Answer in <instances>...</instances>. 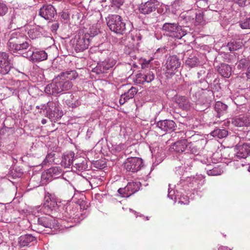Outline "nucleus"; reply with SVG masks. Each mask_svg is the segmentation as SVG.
I'll list each match as a JSON object with an SVG mask.
<instances>
[{"label":"nucleus","mask_w":250,"mask_h":250,"mask_svg":"<svg viewBox=\"0 0 250 250\" xmlns=\"http://www.w3.org/2000/svg\"><path fill=\"white\" fill-rule=\"evenodd\" d=\"M233 1L240 6L243 7L246 5L247 0H233Z\"/></svg>","instance_id":"41"},{"label":"nucleus","mask_w":250,"mask_h":250,"mask_svg":"<svg viewBox=\"0 0 250 250\" xmlns=\"http://www.w3.org/2000/svg\"><path fill=\"white\" fill-rule=\"evenodd\" d=\"M188 146L187 140H182L175 143L170 147V151H175L177 153H182L185 151Z\"/></svg>","instance_id":"15"},{"label":"nucleus","mask_w":250,"mask_h":250,"mask_svg":"<svg viewBox=\"0 0 250 250\" xmlns=\"http://www.w3.org/2000/svg\"><path fill=\"white\" fill-rule=\"evenodd\" d=\"M215 110L218 113L221 114L226 111L228 106L221 102H217L215 104Z\"/></svg>","instance_id":"27"},{"label":"nucleus","mask_w":250,"mask_h":250,"mask_svg":"<svg viewBox=\"0 0 250 250\" xmlns=\"http://www.w3.org/2000/svg\"><path fill=\"white\" fill-rule=\"evenodd\" d=\"M38 222L39 225L45 228H50L51 227V221L48 217H41L39 218Z\"/></svg>","instance_id":"28"},{"label":"nucleus","mask_w":250,"mask_h":250,"mask_svg":"<svg viewBox=\"0 0 250 250\" xmlns=\"http://www.w3.org/2000/svg\"><path fill=\"white\" fill-rule=\"evenodd\" d=\"M60 74L62 77H64L66 80L70 81L76 79L78 76L77 72L75 70L66 71Z\"/></svg>","instance_id":"21"},{"label":"nucleus","mask_w":250,"mask_h":250,"mask_svg":"<svg viewBox=\"0 0 250 250\" xmlns=\"http://www.w3.org/2000/svg\"><path fill=\"white\" fill-rule=\"evenodd\" d=\"M57 205V202L55 201H51L50 197H48L45 201L44 206L51 208Z\"/></svg>","instance_id":"32"},{"label":"nucleus","mask_w":250,"mask_h":250,"mask_svg":"<svg viewBox=\"0 0 250 250\" xmlns=\"http://www.w3.org/2000/svg\"><path fill=\"white\" fill-rule=\"evenodd\" d=\"M153 60V59H149L147 60L146 59H144L142 62V67L143 68H145L147 67L148 65L149 64L150 62Z\"/></svg>","instance_id":"42"},{"label":"nucleus","mask_w":250,"mask_h":250,"mask_svg":"<svg viewBox=\"0 0 250 250\" xmlns=\"http://www.w3.org/2000/svg\"><path fill=\"white\" fill-rule=\"evenodd\" d=\"M176 103L179 107L183 110L188 109V101L186 97L184 96L179 97L176 100Z\"/></svg>","instance_id":"25"},{"label":"nucleus","mask_w":250,"mask_h":250,"mask_svg":"<svg viewBox=\"0 0 250 250\" xmlns=\"http://www.w3.org/2000/svg\"><path fill=\"white\" fill-rule=\"evenodd\" d=\"M8 11V8L6 5L0 2V16L4 15Z\"/></svg>","instance_id":"35"},{"label":"nucleus","mask_w":250,"mask_h":250,"mask_svg":"<svg viewBox=\"0 0 250 250\" xmlns=\"http://www.w3.org/2000/svg\"><path fill=\"white\" fill-rule=\"evenodd\" d=\"M61 169L57 167H51L46 171V177L45 178L49 179L50 177L56 178L61 174Z\"/></svg>","instance_id":"20"},{"label":"nucleus","mask_w":250,"mask_h":250,"mask_svg":"<svg viewBox=\"0 0 250 250\" xmlns=\"http://www.w3.org/2000/svg\"><path fill=\"white\" fill-rule=\"evenodd\" d=\"M143 165L142 159L138 157H131L127 158L125 163V169L132 172L139 170Z\"/></svg>","instance_id":"6"},{"label":"nucleus","mask_w":250,"mask_h":250,"mask_svg":"<svg viewBox=\"0 0 250 250\" xmlns=\"http://www.w3.org/2000/svg\"><path fill=\"white\" fill-rule=\"evenodd\" d=\"M192 12V11H190V13H189V14H191V12Z\"/></svg>","instance_id":"52"},{"label":"nucleus","mask_w":250,"mask_h":250,"mask_svg":"<svg viewBox=\"0 0 250 250\" xmlns=\"http://www.w3.org/2000/svg\"><path fill=\"white\" fill-rule=\"evenodd\" d=\"M179 203H181V204H183V203H184V202H182V201H179Z\"/></svg>","instance_id":"49"},{"label":"nucleus","mask_w":250,"mask_h":250,"mask_svg":"<svg viewBox=\"0 0 250 250\" xmlns=\"http://www.w3.org/2000/svg\"><path fill=\"white\" fill-rule=\"evenodd\" d=\"M157 126L165 132H172L175 130L176 124L173 121L166 120L157 123Z\"/></svg>","instance_id":"12"},{"label":"nucleus","mask_w":250,"mask_h":250,"mask_svg":"<svg viewBox=\"0 0 250 250\" xmlns=\"http://www.w3.org/2000/svg\"><path fill=\"white\" fill-rule=\"evenodd\" d=\"M218 71L225 78H229L231 74V67L227 64H221L218 68Z\"/></svg>","instance_id":"19"},{"label":"nucleus","mask_w":250,"mask_h":250,"mask_svg":"<svg viewBox=\"0 0 250 250\" xmlns=\"http://www.w3.org/2000/svg\"><path fill=\"white\" fill-rule=\"evenodd\" d=\"M59 27V23L57 22V21H55L54 23H53L51 27H50V29L51 30V31L52 32H56L58 28Z\"/></svg>","instance_id":"39"},{"label":"nucleus","mask_w":250,"mask_h":250,"mask_svg":"<svg viewBox=\"0 0 250 250\" xmlns=\"http://www.w3.org/2000/svg\"><path fill=\"white\" fill-rule=\"evenodd\" d=\"M73 86L72 82L66 80L61 74L57 76L52 83L48 84L45 87L44 91L50 95L58 94L62 91L70 90Z\"/></svg>","instance_id":"2"},{"label":"nucleus","mask_w":250,"mask_h":250,"mask_svg":"<svg viewBox=\"0 0 250 250\" xmlns=\"http://www.w3.org/2000/svg\"><path fill=\"white\" fill-rule=\"evenodd\" d=\"M102 162L101 161H97L95 163V167L99 169H102L105 167V164L104 163L101 164Z\"/></svg>","instance_id":"40"},{"label":"nucleus","mask_w":250,"mask_h":250,"mask_svg":"<svg viewBox=\"0 0 250 250\" xmlns=\"http://www.w3.org/2000/svg\"><path fill=\"white\" fill-rule=\"evenodd\" d=\"M161 51L162 53H165L166 52L165 48H159L157 50V52H159Z\"/></svg>","instance_id":"45"},{"label":"nucleus","mask_w":250,"mask_h":250,"mask_svg":"<svg viewBox=\"0 0 250 250\" xmlns=\"http://www.w3.org/2000/svg\"><path fill=\"white\" fill-rule=\"evenodd\" d=\"M8 55L5 52H0V73L2 75L7 74L12 67Z\"/></svg>","instance_id":"7"},{"label":"nucleus","mask_w":250,"mask_h":250,"mask_svg":"<svg viewBox=\"0 0 250 250\" xmlns=\"http://www.w3.org/2000/svg\"><path fill=\"white\" fill-rule=\"evenodd\" d=\"M188 147L190 148V151L191 153L196 154L199 152V148L197 147L196 145H194V144L191 143H188Z\"/></svg>","instance_id":"34"},{"label":"nucleus","mask_w":250,"mask_h":250,"mask_svg":"<svg viewBox=\"0 0 250 250\" xmlns=\"http://www.w3.org/2000/svg\"><path fill=\"white\" fill-rule=\"evenodd\" d=\"M118 192L119 194H120L122 197H128L131 195L132 194H128V193H130V190L129 188H128L127 186H126L124 188H120L118 189Z\"/></svg>","instance_id":"30"},{"label":"nucleus","mask_w":250,"mask_h":250,"mask_svg":"<svg viewBox=\"0 0 250 250\" xmlns=\"http://www.w3.org/2000/svg\"><path fill=\"white\" fill-rule=\"evenodd\" d=\"M107 25L111 31L117 34H123L126 30L125 23L122 17L118 15L109 16Z\"/></svg>","instance_id":"3"},{"label":"nucleus","mask_w":250,"mask_h":250,"mask_svg":"<svg viewBox=\"0 0 250 250\" xmlns=\"http://www.w3.org/2000/svg\"><path fill=\"white\" fill-rule=\"evenodd\" d=\"M54 156V154L53 153H49V154H48L47 155V156H46V158L44 160V162L45 163H46V162H51V161H53V157Z\"/></svg>","instance_id":"43"},{"label":"nucleus","mask_w":250,"mask_h":250,"mask_svg":"<svg viewBox=\"0 0 250 250\" xmlns=\"http://www.w3.org/2000/svg\"><path fill=\"white\" fill-rule=\"evenodd\" d=\"M232 124L238 127L247 126L250 124V121L247 116H237L232 119Z\"/></svg>","instance_id":"16"},{"label":"nucleus","mask_w":250,"mask_h":250,"mask_svg":"<svg viewBox=\"0 0 250 250\" xmlns=\"http://www.w3.org/2000/svg\"><path fill=\"white\" fill-rule=\"evenodd\" d=\"M90 35L85 34L82 36H79L76 41L75 50L78 52H82L86 49L90 42Z\"/></svg>","instance_id":"10"},{"label":"nucleus","mask_w":250,"mask_h":250,"mask_svg":"<svg viewBox=\"0 0 250 250\" xmlns=\"http://www.w3.org/2000/svg\"><path fill=\"white\" fill-rule=\"evenodd\" d=\"M218 250H231L229 249L228 247L225 246H221L218 248Z\"/></svg>","instance_id":"44"},{"label":"nucleus","mask_w":250,"mask_h":250,"mask_svg":"<svg viewBox=\"0 0 250 250\" xmlns=\"http://www.w3.org/2000/svg\"><path fill=\"white\" fill-rule=\"evenodd\" d=\"M76 106V104H74L73 105V104H71V106H72V107H74V106Z\"/></svg>","instance_id":"47"},{"label":"nucleus","mask_w":250,"mask_h":250,"mask_svg":"<svg viewBox=\"0 0 250 250\" xmlns=\"http://www.w3.org/2000/svg\"><path fill=\"white\" fill-rule=\"evenodd\" d=\"M236 156L239 158H246L250 153V146L244 144L236 146Z\"/></svg>","instance_id":"13"},{"label":"nucleus","mask_w":250,"mask_h":250,"mask_svg":"<svg viewBox=\"0 0 250 250\" xmlns=\"http://www.w3.org/2000/svg\"><path fill=\"white\" fill-rule=\"evenodd\" d=\"M180 65L179 60L176 56H169L167 59L165 70V75L167 78H171L177 71V69Z\"/></svg>","instance_id":"5"},{"label":"nucleus","mask_w":250,"mask_h":250,"mask_svg":"<svg viewBox=\"0 0 250 250\" xmlns=\"http://www.w3.org/2000/svg\"><path fill=\"white\" fill-rule=\"evenodd\" d=\"M157 6V1L155 0H149L146 2H142L138 6V10L143 14H149L155 11Z\"/></svg>","instance_id":"8"},{"label":"nucleus","mask_w":250,"mask_h":250,"mask_svg":"<svg viewBox=\"0 0 250 250\" xmlns=\"http://www.w3.org/2000/svg\"><path fill=\"white\" fill-rule=\"evenodd\" d=\"M29 36L30 38L34 39L37 37L39 35L38 32L37 30H30L28 32Z\"/></svg>","instance_id":"37"},{"label":"nucleus","mask_w":250,"mask_h":250,"mask_svg":"<svg viewBox=\"0 0 250 250\" xmlns=\"http://www.w3.org/2000/svg\"><path fill=\"white\" fill-rule=\"evenodd\" d=\"M57 104L52 101H49L47 104V111L49 113L50 116H52V114L53 115V117L56 118H59L62 116V113H57V112L59 111L58 107H57Z\"/></svg>","instance_id":"18"},{"label":"nucleus","mask_w":250,"mask_h":250,"mask_svg":"<svg viewBox=\"0 0 250 250\" xmlns=\"http://www.w3.org/2000/svg\"><path fill=\"white\" fill-rule=\"evenodd\" d=\"M27 40L25 36L20 33H13L7 42V48L11 52L18 53L24 58H29L32 46Z\"/></svg>","instance_id":"1"},{"label":"nucleus","mask_w":250,"mask_h":250,"mask_svg":"<svg viewBox=\"0 0 250 250\" xmlns=\"http://www.w3.org/2000/svg\"><path fill=\"white\" fill-rule=\"evenodd\" d=\"M239 25L242 29H250V18L240 22Z\"/></svg>","instance_id":"31"},{"label":"nucleus","mask_w":250,"mask_h":250,"mask_svg":"<svg viewBox=\"0 0 250 250\" xmlns=\"http://www.w3.org/2000/svg\"><path fill=\"white\" fill-rule=\"evenodd\" d=\"M228 47L230 51H234L241 48L242 42L240 41H233L228 43Z\"/></svg>","instance_id":"26"},{"label":"nucleus","mask_w":250,"mask_h":250,"mask_svg":"<svg viewBox=\"0 0 250 250\" xmlns=\"http://www.w3.org/2000/svg\"><path fill=\"white\" fill-rule=\"evenodd\" d=\"M198 62V59L196 57L188 58V66L192 67L196 65Z\"/></svg>","instance_id":"36"},{"label":"nucleus","mask_w":250,"mask_h":250,"mask_svg":"<svg viewBox=\"0 0 250 250\" xmlns=\"http://www.w3.org/2000/svg\"><path fill=\"white\" fill-rule=\"evenodd\" d=\"M65 16H66V17H65V18H64H64H63L64 19H67V17H68V15H65Z\"/></svg>","instance_id":"48"},{"label":"nucleus","mask_w":250,"mask_h":250,"mask_svg":"<svg viewBox=\"0 0 250 250\" xmlns=\"http://www.w3.org/2000/svg\"><path fill=\"white\" fill-rule=\"evenodd\" d=\"M74 157V153L72 152L65 154L62 162L64 163L66 167H69L73 164Z\"/></svg>","instance_id":"22"},{"label":"nucleus","mask_w":250,"mask_h":250,"mask_svg":"<svg viewBox=\"0 0 250 250\" xmlns=\"http://www.w3.org/2000/svg\"><path fill=\"white\" fill-rule=\"evenodd\" d=\"M108 69V67H107V68H106L105 69H106H106Z\"/></svg>","instance_id":"51"},{"label":"nucleus","mask_w":250,"mask_h":250,"mask_svg":"<svg viewBox=\"0 0 250 250\" xmlns=\"http://www.w3.org/2000/svg\"><path fill=\"white\" fill-rule=\"evenodd\" d=\"M35 240V237L31 234H25L21 236L20 237V244L23 246H27L29 243L33 242Z\"/></svg>","instance_id":"23"},{"label":"nucleus","mask_w":250,"mask_h":250,"mask_svg":"<svg viewBox=\"0 0 250 250\" xmlns=\"http://www.w3.org/2000/svg\"><path fill=\"white\" fill-rule=\"evenodd\" d=\"M196 16H195V21L196 24H199L203 22L204 21V17H203V14L202 12H199L198 13H195Z\"/></svg>","instance_id":"33"},{"label":"nucleus","mask_w":250,"mask_h":250,"mask_svg":"<svg viewBox=\"0 0 250 250\" xmlns=\"http://www.w3.org/2000/svg\"><path fill=\"white\" fill-rule=\"evenodd\" d=\"M249 171H250V167H249Z\"/></svg>","instance_id":"50"},{"label":"nucleus","mask_w":250,"mask_h":250,"mask_svg":"<svg viewBox=\"0 0 250 250\" xmlns=\"http://www.w3.org/2000/svg\"><path fill=\"white\" fill-rule=\"evenodd\" d=\"M137 92V89L134 87L132 86L127 92L121 95L119 100L120 104L122 105L129 99L133 98Z\"/></svg>","instance_id":"17"},{"label":"nucleus","mask_w":250,"mask_h":250,"mask_svg":"<svg viewBox=\"0 0 250 250\" xmlns=\"http://www.w3.org/2000/svg\"><path fill=\"white\" fill-rule=\"evenodd\" d=\"M154 77L152 71H146L144 73H140L136 75V82L139 84H143L145 82L149 83L154 80Z\"/></svg>","instance_id":"11"},{"label":"nucleus","mask_w":250,"mask_h":250,"mask_svg":"<svg viewBox=\"0 0 250 250\" xmlns=\"http://www.w3.org/2000/svg\"><path fill=\"white\" fill-rule=\"evenodd\" d=\"M128 188L130 190V193L129 194H133L137 191L140 188V183L136 182H130L127 185Z\"/></svg>","instance_id":"29"},{"label":"nucleus","mask_w":250,"mask_h":250,"mask_svg":"<svg viewBox=\"0 0 250 250\" xmlns=\"http://www.w3.org/2000/svg\"><path fill=\"white\" fill-rule=\"evenodd\" d=\"M228 131L226 129H216L211 132V134L214 137L220 139L225 138L228 135Z\"/></svg>","instance_id":"24"},{"label":"nucleus","mask_w":250,"mask_h":250,"mask_svg":"<svg viewBox=\"0 0 250 250\" xmlns=\"http://www.w3.org/2000/svg\"><path fill=\"white\" fill-rule=\"evenodd\" d=\"M125 0H112V3L119 8L124 3Z\"/></svg>","instance_id":"38"},{"label":"nucleus","mask_w":250,"mask_h":250,"mask_svg":"<svg viewBox=\"0 0 250 250\" xmlns=\"http://www.w3.org/2000/svg\"><path fill=\"white\" fill-rule=\"evenodd\" d=\"M29 58L33 62H41L47 59V55L43 50L33 51L31 50V53Z\"/></svg>","instance_id":"14"},{"label":"nucleus","mask_w":250,"mask_h":250,"mask_svg":"<svg viewBox=\"0 0 250 250\" xmlns=\"http://www.w3.org/2000/svg\"><path fill=\"white\" fill-rule=\"evenodd\" d=\"M57 12L55 8L51 4L44 5L40 9L39 15L46 20H50Z\"/></svg>","instance_id":"9"},{"label":"nucleus","mask_w":250,"mask_h":250,"mask_svg":"<svg viewBox=\"0 0 250 250\" xmlns=\"http://www.w3.org/2000/svg\"><path fill=\"white\" fill-rule=\"evenodd\" d=\"M162 28L167 36L178 39H182L187 34L181 27L175 23H166Z\"/></svg>","instance_id":"4"},{"label":"nucleus","mask_w":250,"mask_h":250,"mask_svg":"<svg viewBox=\"0 0 250 250\" xmlns=\"http://www.w3.org/2000/svg\"><path fill=\"white\" fill-rule=\"evenodd\" d=\"M42 123L43 124V125H44L46 123V119H43L42 120Z\"/></svg>","instance_id":"46"}]
</instances>
